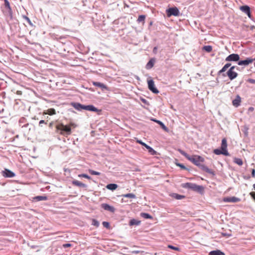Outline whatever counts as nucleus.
Segmentation results:
<instances>
[{
  "label": "nucleus",
  "mask_w": 255,
  "mask_h": 255,
  "mask_svg": "<svg viewBox=\"0 0 255 255\" xmlns=\"http://www.w3.org/2000/svg\"><path fill=\"white\" fill-rule=\"evenodd\" d=\"M178 151L184 156H185L188 160L192 162L193 164L196 166L199 167L203 171L209 173H213L212 170L209 169L208 167L205 165L202 164L201 163L204 161V159L201 156L194 155L193 156H190L189 154L186 153L183 150L178 149Z\"/></svg>",
  "instance_id": "f257e3e1"
},
{
  "label": "nucleus",
  "mask_w": 255,
  "mask_h": 255,
  "mask_svg": "<svg viewBox=\"0 0 255 255\" xmlns=\"http://www.w3.org/2000/svg\"><path fill=\"white\" fill-rule=\"evenodd\" d=\"M71 127L75 128L76 125L73 123H71L69 125H64L63 124H60L56 126L57 132L64 136L67 137L71 134Z\"/></svg>",
  "instance_id": "f03ea898"
},
{
  "label": "nucleus",
  "mask_w": 255,
  "mask_h": 255,
  "mask_svg": "<svg viewBox=\"0 0 255 255\" xmlns=\"http://www.w3.org/2000/svg\"><path fill=\"white\" fill-rule=\"evenodd\" d=\"M182 187L184 188L191 189L195 191L199 192H203L204 191V187L202 186L198 185L194 183H185L181 185Z\"/></svg>",
  "instance_id": "7ed1b4c3"
},
{
  "label": "nucleus",
  "mask_w": 255,
  "mask_h": 255,
  "mask_svg": "<svg viewBox=\"0 0 255 255\" xmlns=\"http://www.w3.org/2000/svg\"><path fill=\"white\" fill-rule=\"evenodd\" d=\"M166 13L168 17L171 15L177 16L179 15L180 12L178 9L176 7H171L166 10Z\"/></svg>",
  "instance_id": "20e7f679"
},
{
  "label": "nucleus",
  "mask_w": 255,
  "mask_h": 255,
  "mask_svg": "<svg viewBox=\"0 0 255 255\" xmlns=\"http://www.w3.org/2000/svg\"><path fill=\"white\" fill-rule=\"evenodd\" d=\"M235 66H232L227 73V75L231 80H233L237 77L238 74L234 71Z\"/></svg>",
  "instance_id": "39448f33"
},
{
  "label": "nucleus",
  "mask_w": 255,
  "mask_h": 255,
  "mask_svg": "<svg viewBox=\"0 0 255 255\" xmlns=\"http://www.w3.org/2000/svg\"><path fill=\"white\" fill-rule=\"evenodd\" d=\"M148 88L153 93L158 94L159 91L155 87L154 82L152 80H147Z\"/></svg>",
  "instance_id": "423d86ee"
},
{
  "label": "nucleus",
  "mask_w": 255,
  "mask_h": 255,
  "mask_svg": "<svg viewBox=\"0 0 255 255\" xmlns=\"http://www.w3.org/2000/svg\"><path fill=\"white\" fill-rule=\"evenodd\" d=\"M1 175L5 178H11L15 176V173L8 169H4L1 172Z\"/></svg>",
  "instance_id": "0eeeda50"
},
{
  "label": "nucleus",
  "mask_w": 255,
  "mask_h": 255,
  "mask_svg": "<svg viewBox=\"0 0 255 255\" xmlns=\"http://www.w3.org/2000/svg\"><path fill=\"white\" fill-rule=\"evenodd\" d=\"M239 60H240V56L237 54H234V53L229 55L225 59V60L226 61H228V62H230V61L236 62V61H239Z\"/></svg>",
  "instance_id": "6e6552de"
},
{
  "label": "nucleus",
  "mask_w": 255,
  "mask_h": 255,
  "mask_svg": "<svg viewBox=\"0 0 255 255\" xmlns=\"http://www.w3.org/2000/svg\"><path fill=\"white\" fill-rule=\"evenodd\" d=\"M137 142L144 146L148 150V152L150 153L151 155L156 154V151L144 142H143L142 141L138 140L137 141Z\"/></svg>",
  "instance_id": "1a4fd4ad"
},
{
  "label": "nucleus",
  "mask_w": 255,
  "mask_h": 255,
  "mask_svg": "<svg viewBox=\"0 0 255 255\" xmlns=\"http://www.w3.org/2000/svg\"><path fill=\"white\" fill-rule=\"evenodd\" d=\"M254 59L251 58H247L244 60L239 61L238 64L239 65H245L247 66L253 62Z\"/></svg>",
  "instance_id": "9d476101"
},
{
  "label": "nucleus",
  "mask_w": 255,
  "mask_h": 255,
  "mask_svg": "<svg viewBox=\"0 0 255 255\" xmlns=\"http://www.w3.org/2000/svg\"><path fill=\"white\" fill-rule=\"evenodd\" d=\"M83 110L92 111V112H100V110H99L97 108L94 107L93 105H83Z\"/></svg>",
  "instance_id": "9b49d317"
},
{
  "label": "nucleus",
  "mask_w": 255,
  "mask_h": 255,
  "mask_svg": "<svg viewBox=\"0 0 255 255\" xmlns=\"http://www.w3.org/2000/svg\"><path fill=\"white\" fill-rule=\"evenodd\" d=\"M221 149L226 152V156L229 155V153L227 150V141L225 138H223L222 140Z\"/></svg>",
  "instance_id": "f8f14e48"
},
{
  "label": "nucleus",
  "mask_w": 255,
  "mask_h": 255,
  "mask_svg": "<svg viewBox=\"0 0 255 255\" xmlns=\"http://www.w3.org/2000/svg\"><path fill=\"white\" fill-rule=\"evenodd\" d=\"M101 207L105 210L110 211L112 213H114L115 211V209L113 206H110L106 203H103L101 204Z\"/></svg>",
  "instance_id": "ddd939ff"
},
{
  "label": "nucleus",
  "mask_w": 255,
  "mask_h": 255,
  "mask_svg": "<svg viewBox=\"0 0 255 255\" xmlns=\"http://www.w3.org/2000/svg\"><path fill=\"white\" fill-rule=\"evenodd\" d=\"M240 9L243 12H244V13L247 14L249 17H251V14L250 8L249 6H248V5L241 6L240 7Z\"/></svg>",
  "instance_id": "4468645a"
},
{
  "label": "nucleus",
  "mask_w": 255,
  "mask_h": 255,
  "mask_svg": "<svg viewBox=\"0 0 255 255\" xmlns=\"http://www.w3.org/2000/svg\"><path fill=\"white\" fill-rule=\"evenodd\" d=\"M223 201L225 202L236 203L239 202L240 201V199L236 197H230L224 198Z\"/></svg>",
  "instance_id": "2eb2a0df"
},
{
  "label": "nucleus",
  "mask_w": 255,
  "mask_h": 255,
  "mask_svg": "<svg viewBox=\"0 0 255 255\" xmlns=\"http://www.w3.org/2000/svg\"><path fill=\"white\" fill-rule=\"evenodd\" d=\"M4 2L5 7L7 9L8 13L10 17H12V12L9 1L8 0H4Z\"/></svg>",
  "instance_id": "dca6fc26"
},
{
  "label": "nucleus",
  "mask_w": 255,
  "mask_h": 255,
  "mask_svg": "<svg viewBox=\"0 0 255 255\" xmlns=\"http://www.w3.org/2000/svg\"><path fill=\"white\" fill-rule=\"evenodd\" d=\"M241 102V98L239 95H237L236 99L233 101L232 103L235 107H238L240 105Z\"/></svg>",
  "instance_id": "f3484780"
},
{
  "label": "nucleus",
  "mask_w": 255,
  "mask_h": 255,
  "mask_svg": "<svg viewBox=\"0 0 255 255\" xmlns=\"http://www.w3.org/2000/svg\"><path fill=\"white\" fill-rule=\"evenodd\" d=\"M71 105L76 110L81 111L83 110V105L82 104L79 103H72Z\"/></svg>",
  "instance_id": "a211bd4d"
},
{
  "label": "nucleus",
  "mask_w": 255,
  "mask_h": 255,
  "mask_svg": "<svg viewBox=\"0 0 255 255\" xmlns=\"http://www.w3.org/2000/svg\"><path fill=\"white\" fill-rule=\"evenodd\" d=\"M72 184L74 185H76V186L80 187H82V188L87 187L86 184L80 182L79 181L76 180H73L72 181Z\"/></svg>",
  "instance_id": "6ab92c4d"
},
{
  "label": "nucleus",
  "mask_w": 255,
  "mask_h": 255,
  "mask_svg": "<svg viewBox=\"0 0 255 255\" xmlns=\"http://www.w3.org/2000/svg\"><path fill=\"white\" fill-rule=\"evenodd\" d=\"M48 199V198L46 196H37L33 198V200L35 201L38 202L40 201H46Z\"/></svg>",
  "instance_id": "aec40b11"
},
{
  "label": "nucleus",
  "mask_w": 255,
  "mask_h": 255,
  "mask_svg": "<svg viewBox=\"0 0 255 255\" xmlns=\"http://www.w3.org/2000/svg\"><path fill=\"white\" fill-rule=\"evenodd\" d=\"M231 63H228L226 64L223 66V68H222L220 71H218V75H220V74H221V73H223V72H225V71L227 70V69L229 67H230L231 66Z\"/></svg>",
  "instance_id": "412c9836"
},
{
  "label": "nucleus",
  "mask_w": 255,
  "mask_h": 255,
  "mask_svg": "<svg viewBox=\"0 0 255 255\" xmlns=\"http://www.w3.org/2000/svg\"><path fill=\"white\" fill-rule=\"evenodd\" d=\"M154 62L155 60L153 58L151 59L146 65V68L147 69H150L152 68L154 66Z\"/></svg>",
  "instance_id": "4be33fe9"
},
{
  "label": "nucleus",
  "mask_w": 255,
  "mask_h": 255,
  "mask_svg": "<svg viewBox=\"0 0 255 255\" xmlns=\"http://www.w3.org/2000/svg\"><path fill=\"white\" fill-rule=\"evenodd\" d=\"M209 255H225V254L220 250H215L209 253Z\"/></svg>",
  "instance_id": "5701e85b"
},
{
  "label": "nucleus",
  "mask_w": 255,
  "mask_h": 255,
  "mask_svg": "<svg viewBox=\"0 0 255 255\" xmlns=\"http://www.w3.org/2000/svg\"><path fill=\"white\" fill-rule=\"evenodd\" d=\"M106 187L108 189L113 191L114 190H116L117 188L118 185L116 184L111 183V184H108L107 185Z\"/></svg>",
  "instance_id": "b1692460"
},
{
  "label": "nucleus",
  "mask_w": 255,
  "mask_h": 255,
  "mask_svg": "<svg viewBox=\"0 0 255 255\" xmlns=\"http://www.w3.org/2000/svg\"><path fill=\"white\" fill-rule=\"evenodd\" d=\"M93 85H94L96 87H100V88H102V89L107 88L106 86L104 84L100 83V82H93Z\"/></svg>",
  "instance_id": "393cba45"
},
{
  "label": "nucleus",
  "mask_w": 255,
  "mask_h": 255,
  "mask_svg": "<svg viewBox=\"0 0 255 255\" xmlns=\"http://www.w3.org/2000/svg\"><path fill=\"white\" fill-rule=\"evenodd\" d=\"M233 162L239 166H242L243 164V161L242 159L237 157L233 158Z\"/></svg>",
  "instance_id": "a878e982"
},
{
  "label": "nucleus",
  "mask_w": 255,
  "mask_h": 255,
  "mask_svg": "<svg viewBox=\"0 0 255 255\" xmlns=\"http://www.w3.org/2000/svg\"><path fill=\"white\" fill-rule=\"evenodd\" d=\"M140 223H141L140 221L133 219L130 221L129 225L130 226H133V225L137 226V225H140Z\"/></svg>",
  "instance_id": "bb28decb"
},
{
  "label": "nucleus",
  "mask_w": 255,
  "mask_h": 255,
  "mask_svg": "<svg viewBox=\"0 0 255 255\" xmlns=\"http://www.w3.org/2000/svg\"><path fill=\"white\" fill-rule=\"evenodd\" d=\"M213 152L216 155L223 154L226 156V153H225L226 152L223 151V150L222 149L221 150L219 149H215L214 150Z\"/></svg>",
  "instance_id": "cd10ccee"
},
{
  "label": "nucleus",
  "mask_w": 255,
  "mask_h": 255,
  "mask_svg": "<svg viewBox=\"0 0 255 255\" xmlns=\"http://www.w3.org/2000/svg\"><path fill=\"white\" fill-rule=\"evenodd\" d=\"M145 16L144 15H140L138 16L137 21L138 22H142L143 25L145 22Z\"/></svg>",
  "instance_id": "c85d7f7f"
},
{
  "label": "nucleus",
  "mask_w": 255,
  "mask_h": 255,
  "mask_svg": "<svg viewBox=\"0 0 255 255\" xmlns=\"http://www.w3.org/2000/svg\"><path fill=\"white\" fill-rule=\"evenodd\" d=\"M46 114H48L49 115H53L56 114V111L55 109L51 108L49 109L46 111V112L45 113Z\"/></svg>",
  "instance_id": "c756f323"
},
{
  "label": "nucleus",
  "mask_w": 255,
  "mask_h": 255,
  "mask_svg": "<svg viewBox=\"0 0 255 255\" xmlns=\"http://www.w3.org/2000/svg\"><path fill=\"white\" fill-rule=\"evenodd\" d=\"M140 216L145 219H152V217L148 213H141L140 214Z\"/></svg>",
  "instance_id": "7c9ffc66"
},
{
  "label": "nucleus",
  "mask_w": 255,
  "mask_h": 255,
  "mask_svg": "<svg viewBox=\"0 0 255 255\" xmlns=\"http://www.w3.org/2000/svg\"><path fill=\"white\" fill-rule=\"evenodd\" d=\"M153 121H154L155 122H156V123L158 124L159 125V126H161L162 128L165 130H167V128L165 126V125L160 121H158V120H153Z\"/></svg>",
  "instance_id": "2f4dec72"
},
{
  "label": "nucleus",
  "mask_w": 255,
  "mask_h": 255,
  "mask_svg": "<svg viewBox=\"0 0 255 255\" xmlns=\"http://www.w3.org/2000/svg\"><path fill=\"white\" fill-rule=\"evenodd\" d=\"M203 49L207 52H211L212 51V47L210 45L204 46Z\"/></svg>",
  "instance_id": "473e14b6"
},
{
  "label": "nucleus",
  "mask_w": 255,
  "mask_h": 255,
  "mask_svg": "<svg viewBox=\"0 0 255 255\" xmlns=\"http://www.w3.org/2000/svg\"><path fill=\"white\" fill-rule=\"evenodd\" d=\"M173 197L178 200L182 199L185 198L184 195H179L176 193L173 194Z\"/></svg>",
  "instance_id": "72a5a7b5"
},
{
  "label": "nucleus",
  "mask_w": 255,
  "mask_h": 255,
  "mask_svg": "<svg viewBox=\"0 0 255 255\" xmlns=\"http://www.w3.org/2000/svg\"><path fill=\"white\" fill-rule=\"evenodd\" d=\"M92 225L96 227H98L100 225V224H99V222L97 220L93 219L92 222Z\"/></svg>",
  "instance_id": "f704fd0d"
},
{
  "label": "nucleus",
  "mask_w": 255,
  "mask_h": 255,
  "mask_svg": "<svg viewBox=\"0 0 255 255\" xmlns=\"http://www.w3.org/2000/svg\"><path fill=\"white\" fill-rule=\"evenodd\" d=\"M167 247L169 249H171L172 250H174L175 251H180V249L178 248V247H174L172 245H168Z\"/></svg>",
  "instance_id": "c9c22d12"
},
{
  "label": "nucleus",
  "mask_w": 255,
  "mask_h": 255,
  "mask_svg": "<svg viewBox=\"0 0 255 255\" xmlns=\"http://www.w3.org/2000/svg\"><path fill=\"white\" fill-rule=\"evenodd\" d=\"M89 172L91 174L95 175H99L101 174L100 172L93 170H90Z\"/></svg>",
  "instance_id": "e433bc0d"
},
{
  "label": "nucleus",
  "mask_w": 255,
  "mask_h": 255,
  "mask_svg": "<svg viewBox=\"0 0 255 255\" xmlns=\"http://www.w3.org/2000/svg\"><path fill=\"white\" fill-rule=\"evenodd\" d=\"M79 177H84V178H86L87 179H91V177L89 176V175H88L87 174H79L78 175Z\"/></svg>",
  "instance_id": "4c0bfd02"
},
{
  "label": "nucleus",
  "mask_w": 255,
  "mask_h": 255,
  "mask_svg": "<svg viewBox=\"0 0 255 255\" xmlns=\"http://www.w3.org/2000/svg\"><path fill=\"white\" fill-rule=\"evenodd\" d=\"M102 224L104 227L107 229H109L110 228V224L108 222L104 221L102 223Z\"/></svg>",
  "instance_id": "58836bf2"
},
{
  "label": "nucleus",
  "mask_w": 255,
  "mask_h": 255,
  "mask_svg": "<svg viewBox=\"0 0 255 255\" xmlns=\"http://www.w3.org/2000/svg\"><path fill=\"white\" fill-rule=\"evenodd\" d=\"M46 122H45L44 120H41L40 121L39 123V126L40 127H42V125L43 124H46Z\"/></svg>",
  "instance_id": "ea45409f"
},
{
  "label": "nucleus",
  "mask_w": 255,
  "mask_h": 255,
  "mask_svg": "<svg viewBox=\"0 0 255 255\" xmlns=\"http://www.w3.org/2000/svg\"><path fill=\"white\" fill-rule=\"evenodd\" d=\"M247 81L251 84H255V80L253 79H248Z\"/></svg>",
  "instance_id": "a19ab883"
},
{
  "label": "nucleus",
  "mask_w": 255,
  "mask_h": 255,
  "mask_svg": "<svg viewBox=\"0 0 255 255\" xmlns=\"http://www.w3.org/2000/svg\"><path fill=\"white\" fill-rule=\"evenodd\" d=\"M72 246V245L71 244H65L63 245V248H68Z\"/></svg>",
  "instance_id": "79ce46f5"
},
{
  "label": "nucleus",
  "mask_w": 255,
  "mask_h": 255,
  "mask_svg": "<svg viewBox=\"0 0 255 255\" xmlns=\"http://www.w3.org/2000/svg\"><path fill=\"white\" fill-rule=\"evenodd\" d=\"M250 195L255 200V192H252L250 193Z\"/></svg>",
  "instance_id": "37998d69"
},
{
  "label": "nucleus",
  "mask_w": 255,
  "mask_h": 255,
  "mask_svg": "<svg viewBox=\"0 0 255 255\" xmlns=\"http://www.w3.org/2000/svg\"><path fill=\"white\" fill-rule=\"evenodd\" d=\"M23 17L26 20V21L29 23L31 24V22L30 19L26 16H24Z\"/></svg>",
  "instance_id": "c03bdc74"
},
{
  "label": "nucleus",
  "mask_w": 255,
  "mask_h": 255,
  "mask_svg": "<svg viewBox=\"0 0 255 255\" xmlns=\"http://www.w3.org/2000/svg\"><path fill=\"white\" fill-rule=\"evenodd\" d=\"M177 165L178 166H179L180 167H181L182 169H186L185 166L184 165H183V164H182L178 163V164H177Z\"/></svg>",
  "instance_id": "a18cd8bd"
},
{
  "label": "nucleus",
  "mask_w": 255,
  "mask_h": 255,
  "mask_svg": "<svg viewBox=\"0 0 255 255\" xmlns=\"http://www.w3.org/2000/svg\"><path fill=\"white\" fill-rule=\"evenodd\" d=\"M135 195L133 194H129L128 193V198H134Z\"/></svg>",
  "instance_id": "49530a36"
},
{
  "label": "nucleus",
  "mask_w": 255,
  "mask_h": 255,
  "mask_svg": "<svg viewBox=\"0 0 255 255\" xmlns=\"http://www.w3.org/2000/svg\"><path fill=\"white\" fill-rule=\"evenodd\" d=\"M252 176L253 177H255V169H252Z\"/></svg>",
  "instance_id": "de8ad7c7"
},
{
  "label": "nucleus",
  "mask_w": 255,
  "mask_h": 255,
  "mask_svg": "<svg viewBox=\"0 0 255 255\" xmlns=\"http://www.w3.org/2000/svg\"><path fill=\"white\" fill-rule=\"evenodd\" d=\"M141 101L143 103L148 105L147 101L144 99H141Z\"/></svg>",
  "instance_id": "09e8293b"
},
{
  "label": "nucleus",
  "mask_w": 255,
  "mask_h": 255,
  "mask_svg": "<svg viewBox=\"0 0 255 255\" xmlns=\"http://www.w3.org/2000/svg\"><path fill=\"white\" fill-rule=\"evenodd\" d=\"M248 110L250 112H253L254 111V108L253 107H251L249 108Z\"/></svg>",
  "instance_id": "8fccbe9b"
},
{
  "label": "nucleus",
  "mask_w": 255,
  "mask_h": 255,
  "mask_svg": "<svg viewBox=\"0 0 255 255\" xmlns=\"http://www.w3.org/2000/svg\"><path fill=\"white\" fill-rule=\"evenodd\" d=\"M130 253L131 254H138L139 253V251H131Z\"/></svg>",
  "instance_id": "3c124183"
},
{
  "label": "nucleus",
  "mask_w": 255,
  "mask_h": 255,
  "mask_svg": "<svg viewBox=\"0 0 255 255\" xmlns=\"http://www.w3.org/2000/svg\"><path fill=\"white\" fill-rule=\"evenodd\" d=\"M156 51H157V48L156 47H155L153 49V52L154 53H156Z\"/></svg>",
  "instance_id": "603ef678"
},
{
  "label": "nucleus",
  "mask_w": 255,
  "mask_h": 255,
  "mask_svg": "<svg viewBox=\"0 0 255 255\" xmlns=\"http://www.w3.org/2000/svg\"><path fill=\"white\" fill-rule=\"evenodd\" d=\"M122 196H124V197H127V198H128V194H125V195H122Z\"/></svg>",
  "instance_id": "864d4df0"
},
{
  "label": "nucleus",
  "mask_w": 255,
  "mask_h": 255,
  "mask_svg": "<svg viewBox=\"0 0 255 255\" xmlns=\"http://www.w3.org/2000/svg\"><path fill=\"white\" fill-rule=\"evenodd\" d=\"M253 187H254V189L255 190V184H254L253 185Z\"/></svg>",
  "instance_id": "5fc2aeb1"
},
{
  "label": "nucleus",
  "mask_w": 255,
  "mask_h": 255,
  "mask_svg": "<svg viewBox=\"0 0 255 255\" xmlns=\"http://www.w3.org/2000/svg\"><path fill=\"white\" fill-rule=\"evenodd\" d=\"M121 202H122V203H123V202H124V200H123V199H122V200H121Z\"/></svg>",
  "instance_id": "6e6d98bb"
},
{
  "label": "nucleus",
  "mask_w": 255,
  "mask_h": 255,
  "mask_svg": "<svg viewBox=\"0 0 255 255\" xmlns=\"http://www.w3.org/2000/svg\"><path fill=\"white\" fill-rule=\"evenodd\" d=\"M254 59V60H255V59Z\"/></svg>",
  "instance_id": "4d7b16f0"
}]
</instances>
